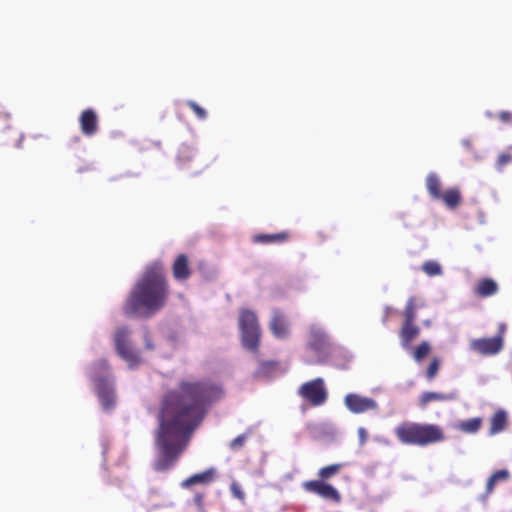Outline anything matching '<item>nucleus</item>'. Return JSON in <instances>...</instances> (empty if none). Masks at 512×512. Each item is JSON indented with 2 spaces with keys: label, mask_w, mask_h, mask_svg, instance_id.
Segmentation results:
<instances>
[{
  "label": "nucleus",
  "mask_w": 512,
  "mask_h": 512,
  "mask_svg": "<svg viewBox=\"0 0 512 512\" xmlns=\"http://www.w3.org/2000/svg\"><path fill=\"white\" fill-rule=\"evenodd\" d=\"M303 488L310 493L316 494L325 500L335 503L341 501V495L338 490L331 484L322 480H309L303 483Z\"/></svg>",
  "instance_id": "nucleus-9"
},
{
  "label": "nucleus",
  "mask_w": 512,
  "mask_h": 512,
  "mask_svg": "<svg viewBox=\"0 0 512 512\" xmlns=\"http://www.w3.org/2000/svg\"><path fill=\"white\" fill-rule=\"evenodd\" d=\"M512 118V115L511 113L507 112V111H503L501 113H499V119L503 122H509Z\"/></svg>",
  "instance_id": "nucleus-40"
},
{
  "label": "nucleus",
  "mask_w": 512,
  "mask_h": 512,
  "mask_svg": "<svg viewBox=\"0 0 512 512\" xmlns=\"http://www.w3.org/2000/svg\"><path fill=\"white\" fill-rule=\"evenodd\" d=\"M278 364L274 361H263L260 363L257 374L260 376H267L270 372L277 368Z\"/></svg>",
  "instance_id": "nucleus-29"
},
{
  "label": "nucleus",
  "mask_w": 512,
  "mask_h": 512,
  "mask_svg": "<svg viewBox=\"0 0 512 512\" xmlns=\"http://www.w3.org/2000/svg\"><path fill=\"white\" fill-rule=\"evenodd\" d=\"M98 366L103 369V370H107L109 368L108 366V363L107 361L105 360H101L99 363H98Z\"/></svg>",
  "instance_id": "nucleus-41"
},
{
  "label": "nucleus",
  "mask_w": 512,
  "mask_h": 512,
  "mask_svg": "<svg viewBox=\"0 0 512 512\" xmlns=\"http://www.w3.org/2000/svg\"><path fill=\"white\" fill-rule=\"evenodd\" d=\"M449 208H456L461 202V193L458 188H450L442 192L440 199Z\"/></svg>",
  "instance_id": "nucleus-22"
},
{
  "label": "nucleus",
  "mask_w": 512,
  "mask_h": 512,
  "mask_svg": "<svg viewBox=\"0 0 512 512\" xmlns=\"http://www.w3.org/2000/svg\"><path fill=\"white\" fill-rule=\"evenodd\" d=\"M426 188L433 199H440L442 196L441 181L435 173H430L426 177Z\"/></svg>",
  "instance_id": "nucleus-21"
},
{
  "label": "nucleus",
  "mask_w": 512,
  "mask_h": 512,
  "mask_svg": "<svg viewBox=\"0 0 512 512\" xmlns=\"http://www.w3.org/2000/svg\"><path fill=\"white\" fill-rule=\"evenodd\" d=\"M506 332L505 324H500L497 335L494 337H484L473 339L470 342V348L483 356L498 354L504 347V336Z\"/></svg>",
  "instance_id": "nucleus-6"
},
{
  "label": "nucleus",
  "mask_w": 512,
  "mask_h": 512,
  "mask_svg": "<svg viewBox=\"0 0 512 512\" xmlns=\"http://www.w3.org/2000/svg\"><path fill=\"white\" fill-rule=\"evenodd\" d=\"M342 467H343L342 463H335V464H331V465L320 468L317 473V475L319 477L318 480H322V481L326 482V480H328V479L332 478L333 476H335L336 474H338Z\"/></svg>",
  "instance_id": "nucleus-24"
},
{
  "label": "nucleus",
  "mask_w": 512,
  "mask_h": 512,
  "mask_svg": "<svg viewBox=\"0 0 512 512\" xmlns=\"http://www.w3.org/2000/svg\"><path fill=\"white\" fill-rule=\"evenodd\" d=\"M169 285L159 263L149 265L129 292L123 305L126 316L148 318L167 303Z\"/></svg>",
  "instance_id": "nucleus-2"
},
{
  "label": "nucleus",
  "mask_w": 512,
  "mask_h": 512,
  "mask_svg": "<svg viewBox=\"0 0 512 512\" xmlns=\"http://www.w3.org/2000/svg\"><path fill=\"white\" fill-rule=\"evenodd\" d=\"M397 440L404 445L428 446L445 439L443 429L436 424L402 422L394 429Z\"/></svg>",
  "instance_id": "nucleus-3"
},
{
  "label": "nucleus",
  "mask_w": 512,
  "mask_h": 512,
  "mask_svg": "<svg viewBox=\"0 0 512 512\" xmlns=\"http://www.w3.org/2000/svg\"><path fill=\"white\" fill-rule=\"evenodd\" d=\"M80 130L87 137L94 136L99 130V118L92 108L85 109L79 116Z\"/></svg>",
  "instance_id": "nucleus-11"
},
{
  "label": "nucleus",
  "mask_w": 512,
  "mask_h": 512,
  "mask_svg": "<svg viewBox=\"0 0 512 512\" xmlns=\"http://www.w3.org/2000/svg\"><path fill=\"white\" fill-rule=\"evenodd\" d=\"M306 346L318 356H325L329 353L331 342L323 328L311 325L308 330Z\"/></svg>",
  "instance_id": "nucleus-8"
},
{
  "label": "nucleus",
  "mask_w": 512,
  "mask_h": 512,
  "mask_svg": "<svg viewBox=\"0 0 512 512\" xmlns=\"http://www.w3.org/2000/svg\"><path fill=\"white\" fill-rule=\"evenodd\" d=\"M193 156H194V151L188 146L182 147L179 152V159L181 161H188V160L192 159Z\"/></svg>",
  "instance_id": "nucleus-32"
},
{
  "label": "nucleus",
  "mask_w": 512,
  "mask_h": 512,
  "mask_svg": "<svg viewBox=\"0 0 512 512\" xmlns=\"http://www.w3.org/2000/svg\"><path fill=\"white\" fill-rule=\"evenodd\" d=\"M298 394L313 407L323 405L328 398V392L322 378L303 383L298 390Z\"/></svg>",
  "instance_id": "nucleus-7"
},
{
  "label": "nucleus",
  "mask_w": 512,
  "mask_h": 512,
  "mask_svg": "<svg viewBox=\"0 0 512 512\" xmlns=\"http://www.w3.org/2000/svg\"><path fill=\"white\" fill-rule=\"evenodd\" d=\"M97 395L105 408H110L114 403L113 390L104 378H95Z\"/></svg>",
  "instance_id": "nucleus-15"
},
{
  "label": "nucleus",
  "mask_w": 512,
  "mask_h": 512,
  "mask_svg": "<svg viewBox=\"0 0 512 512\" xmlns=\"http://www.w3.org/2000/svg\"><path fill=\"white\" fill-rule=\"evenodd\" d=\"M223 396L222 386L210 379L181 380L176 389L164 394L155 431V470L163 472L175 464L207 408Z\"/></svg>",
  "instance_id": "nucleus-1"
},
{
  "label": "nucleus",
  "mask_w": 512,
  "mask_h": 512,
  "mask_svg": "<svg viewBox=\"0 0 512 512\" xmlns=\"http://www.w3.org/2000/svg\"><path fill=\"white\" fill-rule=\"evenodd\" d=\"M230 491H231L232 495H233L235 498H237V499H239V500H241V501H243V500H244V498H245V494H244V492H243V490H242L241 486H240L237 482H235V481H234V482H232V483H231V485H230Z\"/></svg>",
  "instance_id": "nucleus-31"
},
{
  "label": "nucleus",
  "mask_w": 512,
  "mask_h": 512,
  "mask_svg": "<svg viewBox=\"0 0 512 512\" xmlns=\"http://www.w3.org/2000/svg\"><path fill=\"white\" fill-rule=\"evenodd\" d=\"M483 420L481 417H474L460 421L458 423V429L467 434L476 433L482 426Z\"/></svg>",
  "instance_id": "nucleus-23"
},
{
  "label": "nucleus",
  "mask_w": 512,
  "mask_h": 512,
  "mask_svg": "<svg viewBox=\"0 0 512 512\" xmlns=\"http://www.w3.org/2000/svg\"><path fill=\"white\" fill-rule=\"evenodd\" d=\"M430 352V343L427 341H422L413 349L412 357L417 363H420Z\"/></svg>",
  "instance_id": "nucleus-25"
},
{
  "label": "nucleus",
  "mask_w": 512,
  "mask_h": 512,
  "mask_svg": "<svg viewBox=\"0 0 512 512\" xmlns=\"http://www.w3.org/2000/svg\"><path fill=\"white\" fill-rule=\"evenodd\" d=\"M270 330L276 338H286L289 334L288 321L284 313L278 309L273 311Z\"/></svg>",
  "instance_id": "nucleus-12"
},
{
  "label": "nucleus",
  "mask_w": 512,
  "mask_h": 512,
  "mask_svg": "<svg viewBox=\"0 0 512 512\" xmlns=\"http://www.w3.org/2000/svg\"><path fill=\"white\" fill-rule=\"evenodd\" d=\"M215 475L216 470L214 468H209L201 473L190 476L182 482L181 486L187 488L195 484L206 485L214 481Z\"/></svg>",
  "instance_id": "nucleus-16"
},
{
  "label": "nucleus",
  "mask_w": 512,
  "mask_h": 512,
  "mask_svg": "<svg viewBox=\"0 0 512 512\" xmlns=\"http://www.w3.org/2000/svg\"><path fill=\"white\" fill-rule=\"evenodd\" d=\"M290 239V234L287 231H281L273 234H256L252 237V242L256 244H272L284 243Z\"/></svg>",
  "instance_id": "nucleus-17"
},
{
  "label": "nucleus",
  "mask_w": 512,
  "mask_h": 512,
  "mask_svg": "<svg viewBox=\"0 0 512 512\" xmlns=\"http://www.w3.org/2000/svg\"><path fill=\"white\" fill-rule=\"evenodd\" d=\"M403 316H404L403 324L415 323L417 315H416V305L414 302V298L411 297L407 301V304L403 311Z\"/></svg>",
  "instance_id": "nucleus-26"
},
{
  "label": "nucleus",
  "mask_w": 512,
  "mask_h": 512,
  "mask_svg": "<svg viewBox=\"0 0 512 512\" xmlns=\"http://www.w3.org/2000/svg\"><path fill=\"white\" fill-rule=\"evenodd\" d=\"M455 397L452 394H444L439 392H424L419 397V405L424 408L430 402L434 401H450Z\"/></svg>",
  "instance_id": "nucleus-20"
},
{
  "label": "nucleus",
  "mask_w": 512,
  "mask_h": 512,
  "mask_svg": "<svg viewBox=\"0 0 512 512\" xmlns=\"http://www.w3.org/2000/svg\"><path fill=\"white\" fill-rule=\"evenodd\" d=\"M422 271L426 275H428L430 277H434V276H439L442 274V267L437 261L429 260V261H426L423 263Z\"/></svg>",
  "instance_id": "nucleus-27"
},
{
  "label": "nucleus",
  "mask_w": 512,
  "mask_h": 512,
  "mask_svg": "<svg viewBox=\"0 0 512 512\" xmlns=\"http://www.w3.org/2000/svg\"><path fill=\"white\" fill-rule=\"evenodd\" d=\"M173 277L178 281L187 280L191 275L188 256L179 254L172 265Z\"/></svg>",
  "instance_id": "nucleus-13"
},
{
  "label": "nucleus",
  "mask_w": 512,
  "mask_h": 512,
  "mask_svg": "<svg viewBox=\"0 0 512 512\" xmlns=\"http://www.w3.org/2000/svg\"><path fill=\"white\" fill-rule=\"evenodd\" d=\"M239 328L243 346L257 352L260 345L261 330L255 312L242 309L239 315Z\"/></svg>",
  "instance_id": "nucleus-4"
},
{
  "label": "nucleus",
  "mask_w": 512,
  "mask_h": 512,
  "mask_svg": "<svg viewBox=\"0 0 512 512\" xmlns=\"http://www.w3.org/2000/svg\"><path fill=\"white\" fill-rule=\"evenodd\" d=\"M187 105L190 107V109L195 113V115L201 119L204 120L207 117V112L204 108H202L200 105H198L195 101H188Z\"/></svg>",
  "instance_id": "nucleus-30"
},
{
  "label": "nucleus",
  "mask_w": 512,
  "mask_h": 512,
  "mask_svg": "<svg viewBox=\"0 0 512 512\" xmlns=\"http://www.w3.org/2000/svg\"><path fill=\"white\" fill-rule=\"evenodd\" d=\"M358 436H359L360 444H361V445L365 444V443H366V441H367V436H368V435H367V431H366V429H365V428H363V427H360V428L358 429Z\"/></svg>",
  "instance_id": "nucleus-36"
},
{
  "label": "nucleus",
  "mask_w": 512,
  "mask_h": 512,
  "mask_svg": "<svg viewBox=\"0 0 512 512\" xmlns=\"http://www.w3.org/2000/svg\"><path fill=\"white\" fill-rule=\"evenodd\" d=\"M344 404L346 408L354 414L378 410V403L373 398L365 397L357 393L347 394L344 397Z\"/></svg>",
  "instance_id": "nucleus-10"
},
{
  "label": "nucleus",
  "mask_w": 512,
  "mask_h": 512,
  "mask_svg": "<svg viewBox=\"0 0 512 512\" xmlns=\"http://www.w3.org/2000/svg\"><path fill=\"white\" fill-rule=\"evenodd\" d=\"M420 334V328L415 323L402 324L399 332L401 345L404 349H409L411 342Z\"/></svg>",
  "instance_id": "nucleus-18"
},
{
  "label": "nucleus",
  "mask_w": 512,
  "mask_h": 512,
  "mask_svg": "<svg viewBox=\"0 0 512 512\" xmlns=\"http://www.w3.org/2000/svg\"><path fill=\"white\" fill-rule=\"evenodd\" d=\"M490 477H492L496 482L505 481L509 478V472L506 469L498 470Z\"/></svg>",
  "instance_id": "nucleus-35"
},
{
  "label": "nucleus",
  "mask_w": 512,
  "mask_h": 512,
  "mask_svg": "<svg viewBox=\"0 0 512 512\" xmlns=\"http://www.w3.org/2000/svg\"><path fill=\"white\" fill-rule=\"evenodd\" d=\"M495 484H496V481L492 477H490L486 484V491L488 494L492 493V491L494 490Z\"/></svg>",
  "instance_id": "nucleus-39"
},
{
  "label": "nucleus",
  "mask_w": 512,
  "mask_h": 512,
  "mask_svg": "<svg viewBox=\"0 0 512 512\" xmlns=\"http://www.w3.org/2000/svg\"><path fill=\"white\" fill-rule=\"evenodd\" d=\"M439 369H440V360L437 357H434L430 361V364L426 370L425 375H426L427 380H429V381L433 380L437 376Z\"/></svg>",
  "instance_id": "nucleus-28"
},
{
  "label": "nucleus",
  "mask_w": 512,
  "mask_h": 512,
  "mask_svg": "<svg viewBox=\"0 0 512 512\" xmlns=\"http://www.w3.org/2000/svg\"><path fill=\"white\" fill-rule=\"evenodd\" d=\"M499 290L498 284L492 278H482L473 287V293L480 298L495 295Z\"/></svg>",
  "instance_id": "nucleus-14"
},
{
  "label": "nucleus",
  "mask_w": 512,
  "mask_h": 512,
  "mask_svg": "<svg viewBox=\"0 0 512 512\" xmlns=\"http://www.w3.org/2000/svg\"><path fill=\"white\" fill-rule=\"evenodd\" d=\"M203 499H204V496H203V494H201V493H197V494L194 496V503L196 504V506H197L199 509H203Z\"/></svg>",
  "instance_id": "nucleus-38"
},
{
  "label": "nucleus",
  "mask_w": 512,
  "mask_h": 512,
  "mask_svg": "<svg viewBox=\"0 0 512 512\" xmlns=\"http://www.w3.org/2000/svg\"><path fill=\"white\" fill-rule=\"evenodd\" d=\"M507 425V414L504 410L496 411L490 419L489 433L495 435L502 432Z\"/></svg>",
  "instance_id": "nucleus-19"
},
{
  "label": "nucleus",
  "mask_w": 512,
  "mask_h": 512,
  "mask_svg": "<svg viewBox=\"0 0 512 512\" xmlns=\"http://www.w3.org/2000/svg\"><path fill=\"white\" fill-rule=\"evenodd\" d=\"M144 343H145L146 349H148V350L154 349V344L152 343L150 334L148 332H146L144 334Z\"/></svg>",
  "instance_id": "nucleus-37"
},
{
  "label": "nucleus",
  "mask_w": 512,
  "mask_h": 512,
  "mask_svg": "<svg viewBox=\"0 0 512 512\" xmlns=\"http://www.w3.org/2000/svg\"><path fill=\"white\" fill-rule=\"evenodd\" d=\"M130 330L126 326L119 327L114 335V344L118 355L127 362L130 368H136L141 363V358L133 349L130 340Z\"/></svg>",
  "instance_id": "nucleus-5"
},
{
  "label": "nucleus",
  "mask_w": 512,
  "mask_h": 512,
  "mask_svg": "<svg viewBox=\"0 0 512 512\" xmlns=\"http://www.w3.org/2000/svg\"><path fill=\"white\" fill-rule=\"evenodd\" d=\"M512 160V156L507 153H503L499 155L497 159V168L500 170L502 169L506 164L510 163Z\"/></svg>",
  "instance_id": "nucleus-33"
},
{
  "label": "nucleus",
  "mask_w": 512,
  "mask_h": 512,
  "mask_svg": "<svg viewBox=\"0 0 512 512\" xmlns=\"http://www.w3.org/2000/svg\"><path fill=\"white\" fill-rule=\"evenodd\" d=\"M246 439H247V437L244 434L237 436L235 439H233L231 441L230 448L235 450V449L242 447L244 445Z\"/></svg>",
  "instance_id": "nucleus-34"
}]
</instances>
